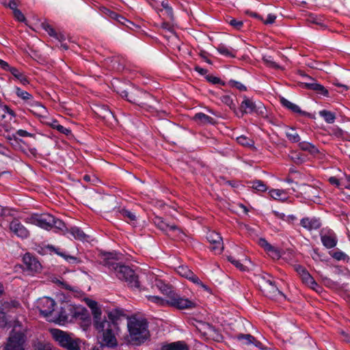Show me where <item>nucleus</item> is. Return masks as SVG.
I'll use <instances>...</instances> for the list:
<instances>
[{
	"label": "nucleus",
	"mask_w": 350,
	"mask_h": 350,
	"mask_svg": "<svg viewBox=\"0 0 350 350\" xmlns=\"http://www.w3.org/2000/svg\"><path fill=\"white\" fill-rule=\"evenodd\" d=\"M101 258L100 264L113 271L117 278L127 282L128 285L131 288H139V282L137 275L129 266L117 262L116 254L103 253L102 254Z\"/></svg>",
	"instance_id": "obj_1"
},
{
	"label": "nucleus",
	"mask_w": 350,
	"mask_h": 350,
	"mask_svg": "<svg viewBox=\"0 0 350 350\" xmlns=\"http://www.w3.org/2000/svg\"><path fill=\"white\" fill-rule=\"evenodd\" d=\"M130 341L136 345L144 343L150 337L146 319L132 318L128 322Z\"/></svg>",
	"instance_id": "obj_2"
},
{
	"label": "nucleus",
	"mask_w": 350,
	"mask_h": 350,
	"mask_svg": "<svg viewBox=\"0 0 350 350\" xmlns=\"http://www.w3.org/2000/svg\"><path fill=\"white\" fill-rule=\"evenodd\" d=\"M111 321L104 320L103 323H97L96 329L102 334L103 343L109 347L117 345V340L115 332L117 329V324L114 322V317L112 313L109 314Z\"/></svg>",
	"instance_id": "obj_3"
},
{
	"label": "nucleus",
	"mask_w": 350,
	"mask_h": 350,
	"mask_svg": "<svg viewBox=\"0 0 350 350\" xmlns=\"http://www.w3.org/2000/svg\"><path fill=\"white\" fill-rule=\"evenodd\" d=\"M50 332L53 338L61 347L67 350H80L79 340L75 338L72 334L59 329H51Z\"/></svg>",
	"instance_id": "obj_4"
},
{
	"label": "nucleus",
	"mask_w": 350,
	"mask_h": 350,
	"mask_svg": "<svg viewBox=\"0 0 350 350\" xmlns=\"http://www.w3.org/2000/svg\"><path fill=\"white\" fill-rule=\"evenodd\" d=\"M271 276L264 274L258 277V284L265 296L270 299L284 297V295L278 289L275 282L271 280Z\"/></svg>",
	"instance_id": "obj_5"
},
{
	"label": "nucleus",
	"mask_w": 350,
	"mask_h": 350,
	"mask_svg": "<svg viewBox=\"0 0 350 350\" xmlns=\"http://www.w3.org/2000/svg\"><path fill=\"white\" fill-rule=\"evenodd\" d=\"M265 109L262 104H256L252 98L244 96L240 105L239 111L236 112V114L239 118H242L246 113L263 114Z\"/></svg>",
	"instance_id": "obj_6"
},
{
	"label": "nucleus",
	"mask_w": 350,
	"mask_h": 350,
	"mask_svg": "<svg viewBox=\"0 0 350 350\" xmlns=\"http://www.w3.org/2000/svg\"><path fill=\"white\" fill-rule=\"evenodd\" d=\"M27 219L29 223L47 230L51 229L54 224V216L49 213L33 214Z\"/></svg>",
	"instance_id": "obj_7"
},
{
	"label": "nucleus",
	"mask_w": 350,
	"mask_h": 350,
	"mask_svg": "<svg viewBox=\"0 0 350 350\" xmlns=\"http://www.w3.org/2000/svg\"><path fill=\"white\" fill-rule=\"evenodd\" d=\"M25 336L21 332L12 331L3 347V350H24Z\"/></svg>",
	"instance_id": "obj_8"
},
{
	"label": "nucleus",
	"mask_w": 350,
	"mask_h": 350,
	"mask_svg": "<svg viewBox=\"0 0 350 350\" xmlns=\"http://www.w3.org/2000/svg\"><path fill=\"white\" fill-rule=\"evenodd\" d=\"M166 303L179 310L193 308L196 306L193 301L181 297L175 292L171 294L170 298L166 300Z\"/></svg>",
	"instance_id": "obj_9"
},
{
	"label": "nucleus",
	"mask_w": 350,
	"mask_h": 350,
	"mask_svg": "<svg viewBox=\"0 0 350 350\" xmlns=\"http://www.w3.org/2000/svg\"><path fill=\"white\" fill-rule=\"evenodd\" d=\"M154 225L161 230L165 232L169 236L180 237L181 230L174 224L167 223L162 217H155L153 219Z\"/></svg>",
	"instance_id": "obj_10"
},
{
	"label": "nucleus",
	"mask_w": 350,
	"mask_h": 350,
	"mask_svg": "<svg viewBox=\"0 0 350 350\" xmlns=\"http://www.w3.org/2000/svg\"><path fill=\"white\" fill-rule=\"evenodd\" d=\"M176 271L178 275L180 276L187 278V280H190L193 283L200 286L202 288H204L206 291L209 292L210 288L204 284L200 279L199 278L195 275L193 271L185 265H180L177 267Z\"/></svg>",
	"instance_id": "obj_11"
},
{
	"label": "nucleus",
	"mask_w": 350,
	"mask_h": 350,
	"mask_svg": "<svg viewBox=\"0 0 350 350\" xmlns=\"http://www.w3.org/2000/svg\"><path fill=\"white\" fill-rule=\"evenodd\" d=\"M148 98H151V95L146 92L141 90H131L129 91L128 101L136 104L141 107L148 105L146 101Z\"/></svg>",
	"instance_id": "obj_12"
},
{
	"label": "nucleus",
	"mask_w": 350,
	"mask_h": 350,
	"mask_svg": "<svg viewBox=\"0 0 350 350\" xmlns=\"http://www.w3.org/2000/svg\"><path fill=\"white\" fill-rule=\"evenodd\" d=\"M206 239L211 243V250L215 254H220L224 250L222 237L215 231H208L206 233Z\"/></svg>",
	"instance_id": "obj_13"
},
{
	"label": "nucleus",
	"mask_w": 350,
	"mask_h": 350,
	"mask_svg": "<svg viewBox=\"0 0 350 350\" xmlns=\"http://www.w3.org/2000/svg\"><path fill=\"white\" fill-rule=\"evenodd\" d=\"M75 309L74 306L68 303H63V306L60 307L58 315L57 317V321L59 323H64L68 319V316L71 315L72 317H77L79 312L74 311Z\"/></svg>",
	"instance_id": "obj_14"
},
{
	"label": "nucleus",
	"mask_w": 350,
	"mask_h": 350,
	"mask_svg": "<svg viewBox=\"0 0 350 350\" xmlns=\"http://www.w3.org/2000/svg\"><path fill=\"white\" fill-rule=\"evenodd\" d=\"M55 302L53 299L44 297L40 299L38 301V308L40 313L47 317L54 311Z\"/></svg>",
	"instance_id": "obj_15"
},
{
	"label": "nucleus",
	"mask_w": 350,
	"mask_h": 350,
	"mask_svg": "<svg viewBox=\"0 0 350 350\" xmlns=\"http://www.w3.org/2000/svg\"><path fill=\"white\" fill-rule=\"evenodd\" d=\"M10 230L15 235L22 239H25L29 235V231L17 219H14L10 222Z\"/></svg>",
	"instance_id": "obj_16"
},
{
	"label": "nucleus",
	"mask_w": 350,
	"mask_h": 350,
	"mask_svg": "<svg viewBox=\"0 0 350 350\" xmlns=\"http://www.w3.org/2000/svg\"><path fill=\"white\" fill-rule=\"evenodd\" d=\"M100 10L103 14H105L107 15L108 16H109L110 18L117 21L118 23H120V24H122L123 25L129 27V25H133V23L131 21L125 18L122 16L119 15L116 12H115L112 10H110L109 9H108L106 7H101Z\"/></svg>",
	"instance_id": "obj_17"
},
{
	"label": "nucleus",
	"mask_w": 350,
	"mask_h": 350,
	"mask_svg": "<svg viewBox=\"0 0 350 350\" xmlns=\"http://www.w3.org/2000/svg\"><path fill=\"white\" fill-rule=\"evenodd\" d=\"M23 262L27 268L31 271H38L41 268L40 262L29 253H27L23 256Z\"/></svg>",
	"instance_id": "obj_18"
},
{
	"label": "nucleus",
	"mask_w": 350,
	"mask_h": 350,
	"mask_svg": "<svg viewBox=\"0 0 350 350\" xmlns=\"http://www.w3.org/2000/svg\"><path fill=\"white\" fill-rule=\"evenodd\" d=\"M300 224L308 230H317L321 226L319 219L314 217H304L301 219Z\"/></svg>",
	"instance_id": "obj_19"
},
{
	"label": "nucleus",
	"mask_w": 350,
	"mask_h": 350,
	"mask_svg": "<svg viewBox=\"0 0 350 350\" xmlns=\"http://www.w3.org/2000/svg\"><path fill=\"white\" fill-rule=\"evenodd\" d=\"M193 120L198 124L207 125V124H215L216 120L204 113H197L193 118Z\"/></svg>",
	"instance_id": "obj_20"
},
{
	"label": "nucleus",
	"mask_w": 350,
	"mask_h": 350,
	"mask_svg": "<svg viewBox=\"0 0 350 350\" xmlns=\"http://www.w3.org/2000/svg\"><path fill=\"white\" fill-rule=\"evenodd\" d=\"M235 337L237 340L243 345H250L253 344L258 347L260 345V342L257 341L251 334H237Z\"/></svg>",
	"instance_id": "obj_21"
},
{
	"label": "nucleus",
	"mask_w": 350,
	"mask_h": 350,
	"mask_svg": "<svg viewBox=\"0 0 350 350\" xmlns=\"http://www.w3.org/2000/svg\"><path fill=\"white\" fill-rule=\"evenodd\" d=\"M20 306V303L16 300H5L1 302L0 306V310L6 314L10 312H13L16 308Z\"/></svg>",
	"instance_id": "obj_22"
},
{
	"label": "nucleus",
	"mask_w": 350,
	"mask_h": 350,
	"mask_svg": "<svg viewBox=\"0 0 350 350\" xmlns=\"http://www.w3.org/2000/svg\"><path fill=\"white\" fill-rule=\"evenodd\" d=\"M96 113L98 117L106 121L111 122L112 120H115L113 113L105 106L98 107L96 111Z\"/></svg>",
	"instance_id": "obj_23"
},
{
	"label": "nucleus",
	"mask_w": 350,
	"mask_h": 350,
	"mask_svg": "<svg viewBox=\"0 0 350 350\" xmlns=\"http://www.w3.org/2000/svg\"><path fill=\"white\" fill-rule=\"evenodd\" d=\"M47 248H49L51 251L55 252L57 255L63 257L69 263L76 264L80 262V260L77 257L66 254L64 252H60L58 248H55L53 245H48Z\"/></svg>",
	"instance_id": "obj_24"
},
{
	"label": "nucleus",
	"mask_w": 350,
	"mask_h": 350,
	"mask_svg": "<svg viewBox=\"0 0 350 350\" xmlns=\"http://www.w3.org/2000/svg\"><path fill=\"white\" fill-rule=\"evenodd\" d=\"M155 286L164 294L167 296V299L170 298L171 294L174 293L175 291L173 290V288L171 286L164 283L162 280H156Z\"/></svg>",
	"instance_id": "obj_25"
},
{
	"label": "nucleus",
	"mask_w": 350,
	"mask_h": 350,
	"mask_svg": "<svg viewBox=\"0 0 350 350\" xmlns=\"http://www.w3.org/2000/svg\"><path fill=\"white\" fill-rule=\"evenodd\" d=\"M280 103L284 107H286L294 113L304 114V112L300 109L298 105L291 103L284 97L280 98Z\"/></svg>",
	"instance_id": "obj_26"
},
{
	"label": "nucleus",
	"mask_w": 350,
	"mask_h": 350,
	"mask_svg": "<svg viewBox=\"0 0 350 350\" xmlns=\"http://www.w3.org/2000/svg\"><path fill=\"white\" fill-rule=\"evenodd\" d=\"M11 74L18 80L22 84L27 85L29 83V80L23 72L19 70L15 67H12L10 71Z\"/></svg>",
	"instance_id": "obj_27"
},
{
	"label": "nucleus",
	"mask_w": 350,
	"mask_h": 350,
	"mask_svg": "<svg viewBox=\"0 0 350 350\" xmlns=\"http://www.w3.org/2000/svg\"><path fill=\"white\" fill-rule=\"evenodd\" d=\"M306 86L312 90L316 91L318 94L328 96V90L323 85L319 83H307Z\"/></svg>",
	"instance_id": "obj_28"
},
{
	"label": "nucleus",
	"mask_w": 350,
	"mask_h": 350,
	"mask_svg": "<svg viewBox=\"0 0 350 350\" xmlns=\"http://www.w3.org/2000/svg\"><path fill=\"white\" fill-rule=\"evenodd\" d=\"M299 147L304 151H307L312 154H316L319 152V150L313 144L307 142H301L299 144Z\"/></svg>",
	"instance_id": "obj_29"
},
{
	"label": "nucleus",
	"mask_w": 350,
	"mask_h": 350,
	"mask_svg": "<svg viewBox=\"0 0 350 350\" xmlns=\"http://www.w3.org/2000/svg\"><path fill=\"white\" fill-rule=\"evenodd\" d=\"M119 213L126 222L135 221L137 219V217L135 213L124 208H120Z\"/></svg>",
	"instance_id": "obj_30"
},
{
	"label": "nucleus",
	"mask_w": 350,
	"mask_h": 350,
	"mask_svg": "<svg viewBox=\"0 0 350 350\" xmlns=\"http://www.w3.org/2000/svg\"><path fill=\"white\" fill-rule=\"evenodd\" d=\"M321 241L327 248H332L336 246L337 241L334 237L323 235L321 237Z\"/></svg>",
	"instance_id": "obj_31"
},
{
	"label": "nucleus",
	"mask_w": 350,
	"mask_h": 350,
	"mask_svg": "<svg viewBox=\"0 0 350 350\" xmlns=\"http://www.w3.org/2000/svg\"><path fill=\"white\" fill-rule=\"evenodd\" d=\"M217 50L220 54L223 55L226 57H235V54L234 53V51L231 48L227 47L223 44H220L217 47Z\"/></svg>",
	"instance_id": "obj_32"
},
{
	"label": "nucleus",
	"mask_w": 350,
	"mask_h": 350,
	"mask_svg": "<svg viewBox=\"0 0 350 350\" xmlns=\"http://www.w3.org/2000/svg\"><path fill=\"white\" fill-rule=\"evenodd\" d=\"M161 350H187V349L181 342H176L163 346Z\"/></svg>",
	"instance_id": "obj_33"
},
{
	"label": "nucleus",
	"mask_w": 350,
	"mask_h": 350,
	"mask_svg": "<svg viewBox=\"0 0 350 350\" xmlns=\"http://www.w3.org/2000/svg\"><path fill=\"white\" fill-rule=\"evenodd\" d=\"M319 115L323 117L325 121L328 124L334 123L336 119L335 113L327 110L320 111Z\"/></svg>",
	"instance_id": "obj_34"
},
{
	"label": "nucleus",
	"mask_w": 350,
	"mask_h": 350,
	"mask_svg": "<svg viewBox=\"0 0 350 350\" xmlns=\"http://www.w3.org/2000/svg\"><path fill=\"white\" fill-rule=\"evenodd\" d=\"M70 233L73 236V237L76 239H79L81 241L85 240L86 235L79 228L72 227L69 230Z\"/></svg>",
	"instance_id": "obj_35"
},
{
	"label": "nucleus",
	"mask_w": 350,
	"mask_h": 350,
	"mask_svg": "<svg viewBox=\"0 0 350 350\" xmlns=\"http://www.w3.org/2000/svg\"><path fill=\"white\" fill-rule=\"evenodd\" d=\"M16 94L25 101H30L33 99V96L29 92L21 89L20 88H16Z\"/></svg>",
	"instance_id": "obj_36"
},
{
	"label": "nucleus",
	"mask_w": 350,
	"mask_h": 350,
	"mask_svg": "<svg viewBox=\"0 0 350 350\" xmlns=\"http://www.w3.org/2000/svg\"><path fill=\"white\" fill-rule=\"evenodd\" d=\"M92 313L94 317V326L96 328L97 323H103L105 319H102L101 318V310L100 309L96 306V308L92 309Z\"/></svg>",
	"instance_id": "obj_37"
},
{
	"label": "nucleus",
	"mask_w": 350,
	"mask_h": 350,
	"mask_svg": "<svg viewBox=\"0 0 350 350\" xmlns=\"http://www.w3.org/2000/svg\"><path fill=\"white\" fill-rule=\"evenodd\" d=\"M237 141L239 144L245 147H252L254 144V142L252 139L244 135L238 137L237 138Z\"/></svg>",
	"instance_id": "obj_38"
},
{
	"label": "nucleus",
	"mask_w": 350,
	"mask_h": 350,
	"mask_svg": "<svg viewBox=\"0 0 350 350\" xmlns=\"http://www.w3.org/2000/svg\"><path fill=\"white\" fill-rule=\"evenodd\" d=\"M251 187L258 191H265L267 189V186L261 180H255L250 183Z\"/></svg>",
	"instance_id": "obj_39"
},
{
	"label": "nucleus",
	"mask_w": 350,
	"mask_h": 350,
	"mask_svg": "<svg viewBox=\"0 0 350 350\" xmlns=\"http://www.w3.org/2000/svg\"><path fill=\"white\" fill-rule=\"evenodd\" d=\"M52 128L57 129L61 133L68 135L70 133V130L64 127V126L59 124L57 121L55 120L51 124Z\"/></svg>",
	"instance_id": "obj_40"
},
{
	"label": "nucleus",
	"mask_w": 350,
	"mask_h": 350,
	"mask_svg": "<svg viewBox=\"0 0 350 350\" xmlns=\"http://www.w3.org/2000/svg\"><path fill=\"white\" fill-rule=\"evenodd\" d=\"M270 196L275 200H282L285 198V193L282 190L272 189L269 191Z\"/></svg>",
	"instance_id": "obj_41"
},
{
	"label": "nucleus",
	"mask_w": 350,
	"mask_h": 350,
	"mask_svg": "<svg viewBox=\"0 0 350 350\" xmlns=\"http://www.w3.org/2000/svg\"><path fill=\"white\" fill-rule=\"evenodd\" d=\"M221 101L230 107V109L235 110V105L233 103V100L230 95H223L220 97Z\"/></svg>",
	"instance_id": "obj_42"
},
{
	"label": "nucleus",
	"mask_w": 350,
	"mask_h": 350,
	"mask_svg": "<svg viewBox=\"0 0 350 350\" xmlns=\"http://www.w3.org/2000/svg\"><path fill=\"white\" fill-rule=\"evenodd\" d=\"M287 138L292 142H297L300 140L299 135L293 129H291L286 133Z\"/></svg>",
	"instance_id": "obj_43"
},
{
	"label": "nucleus",
	"mask_w": 350,
	"mask_h": 350,
	"mask_svg": "<svg viewBox=\"0 0 350 350\" xmlns=\"http://www.w3.org/2000/svg\"><path fill=\"white\" fill-rule=\"evenodd\" d=\"M321 278H322V281H323L324 285L329 288H334L338 287V286H339V284L338 282L333 281L332 280H331L330 278H329L327 277L322 276Z\"/></svg>",
	"instance_id": "obj_44"
},
{
	"label": "nucleus",
	"mask_w": 350,
	"mask_h": 350,
	"mask_svg": "<svg viewBox=\"0 0 350 350\" xmlns=\"http://www.w3.org/2000/svg\"><path fill=\"white\" fill-rule=\"evenodd\" d=\"M265 64L269 68L279 69L280 66L275 62L270 56H265L262 59Z\"/></svg>",
	"instance_id": "obj_45"
},
{
	"label": "nucleus",
	"mask_w": 350,
	"mask_h": 350,
	"mask_svg": "<svg viewBox=\"0 0 350 350\" xmlns=\"http://www.w3.org/2000/svg\"><path fill=\"white\" fill-rule=\"evenodd\" d=\"M161 5L165 10V14L169 17L170 20L174 19V14L172 8L168 5L167 2L163 1L161 3Z\"/></svg>",
	"instance_id": "obj_46"
},
{
	"label": "nucleus",
	"mask_w": 350,
	"mask_h": 350,
	"mask_svg": "<svg viewBox=\"0 0 350 350\" xmlns=\"http://www.w3.org/2000/svg\"><path fill=\"white\" fill-rule=\"evenodd\" d=\"M228 260L232 264H233L237 268H238L239 270H241V271L245 270V266L243 265L241 262H240L239 260L235 259L233 256H228Z\"/></svg>",
	"instance_id": "obj_47"
},
{
	"label": "nucleus",
	"mask_w": 350,
	"mask_h": 350,
	"mask_svg": "<svg viewBox=\"0 0 350 350\" xmlns=\"http://www.w3.org/2000/svg\"><path fill=\"white\" fill-rule=\"evenodd\" d=\"M259 245L268 252L275 251L274 247L269 244L265 239H260L258 241Z\"/></svg>",
	"instance_id": "obj_48"
},
{
	"label": "nucleus",
	"mask_w": 350,
	"mask_h": 350,
	"mask_svg": "<svg viewBox=\"0 0 350 350\" xmlns=\"http://www.w3.org/2000/svg\"><path fill=\"white\" fill-rule=\"evenodd\" d=\"M148 299L152 302L156 303L161 306L167 305L166 303V300L163 299L162 298L158 296H148Z\"/></svg>",
	"instance_id": "obj_49"
},
{
	"label": "nucleus",
	"mask_w": 350,
	"mask_h": 350,
	"mask_svg": "<svg viewBox=\"0 0 350 350\" xmlns=\"http://www.w3.org/2000/svg\"><path fill=\"white\" fill-rule=\"evenodd\" d=\"M42 28L49 33L50 36L55 37L56 36L57 32L52 27L51 25H49L48 23H43L42 24Z\"/></svg>",
	"instance_id": "obj_50"
},
{
	"label": "nucleus",
	"mask_w": 350,
	"mask_h": 350,
	"mask_svg": "<svg viewBox=\"0 0 350 350\" xmlns=\"http://www.w3.org/2000/svg\"><path fill=\"white\" fill-rule=\"evenodd\" d=\"M300 278L303 283L307 286H308L314 280L308 271Z\"/></svg>",
	"instance_id": "obj_51"
},
{
	"label": "nucleus",
	"mask_w": 350,
	"mask_h": 350,
	"mask_svg": "<svg viewBox=\"0 0 350 350\" xmlns=\"http://www.w3.org/2000/svg\"><path fill=\"white\" fill-rule=\"evenodd\" d=\"M56 228L62 231L66 229L65 224L60 219H57L54 217V224H52V228Z\"/></svg>",
	"instance_id": "obj_52"
},
{
	"label": "nucleus",
	"mask_w": 350,
	"mask_h": 350,
	"mask_svg": "<svg viewBox=\"0 0 350 350\" xmlns=\"http://www.w3.org/2000/svg\"><path fill=\"white\" fill-rule=\"evenodd\" d=\"M8 113L13 114V111L10 109L8 106L0 107V121L5 117V115Z\"/></svg>",
	"instance_id": "obj_53"
},
{
	"label": "nucleus",
	"mask_w": 350,
	"mask_h": 350,
	"mask_svg": "<svg viewBox=\"0 0 350 350\" xmlns=\"http://www.w3.org/2000/svg\"><path fill=\"white\" fill-rule=\"evenodd\" d=\"M36 347L38 350H52V346L49 342H39Z\"/></svg>",
	"instance_id": "obj_54"
},
{
	"label": "nucleus",
	"mask_w": 350,
	"mask_h": 350,
	"mask_svg": "<svg viewBox=\"0 0 350 350\" xmlns=\"http://www.w3.org/2000/svg\"><path fill=\"white\" fill-rule=\"evenodd\" d=\"M14 17L20 22H23L25 21V17L24 14L20 10H16L13 12Z\"/></svg>",
	"instance_id": "obj_55"
},
{
	"label": "nucleus",
	"mask_w": 350,
	"mask_h": 350,
	"mask_svg": "<svg viewBox=\"0 0 350 350\" xmlns=\"http://www.w3.org/2000/svg\"><path fill=\"white\" fill-rule=\"evenodd\" d=\"M308 286L318 293H320L322 291V288L314 280Z\"/></svg>",
	"instance_id": "obj_56"
},
{
	"label": "nucleus",
	"mask_w": 350,
	"mask_h": 350,
	"mask_svg": "<svg viewBox=\"0 0 350 350\" xmlns=\"http://www.w3.org/2000/svg\"><path fill=\"white\" fill-rule=\"evenodd\" d=\"M230 25L234 27L237 29H240L243 27V22L241 21H237L236 19H232L229 22Z\"/></svg>",
	"instance_id": "obj_57"
},
{
	"label": "nucleus",
	"mask_w": 350,
	"mask_h": 350,
	"mask_svg": "<svg viewBox=\"0 0 350 350\" xmlns=\"http://www.w3.org/2000/svg\"><path fill=\"white\" fill-rule=\"evenodd\" d=\"M332 257L338 260H345L347 255L342 252H335L332 254Z\"/></svg>",
	"instance_id": "obj_58"
},
{
	"label": "nucleus",
	"mask_w": 350,
	"mask_h": 350,
	"mask_svg": "<svg viewBox=\"0 0 350 350\" xmlns=\"http://www.w3.org/2000/svg\"><path fill=\"white\" fill-rule=\"evenodd\" d=\"M275 19H276V16L275 15L272 14H268L267 19L265 20V21L263 20L262 21L265 25H270V24L274 23Z\"/></svg>",
	"instance_id": "obj_59"
},
{
	"label": "nucleus",
	"mask_w": 350,
	"mask_h": 350,
	"mask_svg": "<svg viewBox=\"0 0 350 350\" xmlns=\"http://www.w3.org/2000/svg\"><path fill=\"white\" fill-rule=\"evenodd\" d=\"M295 269L299 274V277H301L306 272H307L306 268L299 265H295Z\"/></svg>",
	"instance_id": "obj_60"
},
{
	"label": "nucleus",
	"mask_w": 350,
	"mask_h": 350,
	"mask_svg": "<svg viewBox=\"0 0 350 350\" xmlns=\"http://www.w3.org/2000/svg\"><path fill=\"white\" fill-rule=\"evenodd\" d=\"M16 135H19L21 137H33V135L27 132V131L19 129L16 132Z\"/></svg>",
	"instance_id": "obj_61"
},
{
	"label": "nucleus",
	"mask_w": 350,
	"mask_h": 350,
	"mask_svg": "<svg viewBox=\"0 0 350 350\" xmlns=\"http://www.w3.org/2000/svg\"><path fill=\"white\" fill-rule=\"evenodd\" d=\"M7 324L5 314L0 310V327H4Z\"/></svg>",
	"instance_id": "obj_62"
},
{
	"label": "nucleus",
	"mask_w": 350,
	"mask_h": 350,
	"mask_svg": "<svg viewBox=\"0 0 350 350\" xmlns=\"http://www.w3.org/2000/svg\"><path fill=\"white\" fill-rule=\"evenodd\" d=\"M161 27L163 29H166L170 32H173L174 31V29H173V27L172 25L167 23V22H163L161 24Z\"/></svg>",
	"instance_id": "obj_63"
},
{
	"label": "nucleus",
	"mask_w": 350,
	"mask_h": 350,
	"mask_svg": "<svg viewBox=\"0 0 350 350\" xmlns=\"http://www.w3.org/2000/svg\"><path fill=\"white\" fill-rule=\"evenodd\" d=\"M330 184L336 186L337 187H339L340 183V180L334 176L329 177L328 179Z\"/></svg>",
	"instance_id": "obj_64"
}]
</instances>
